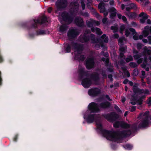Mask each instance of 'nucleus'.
Masks as SVG:
<instances>
[{"label": "nucleus", "instance_id": "obj_29", "mask_svg": "<svg viewBox=\"0 0 151 151\" xmlns=\"http://www.w3.org/2000/svg\"><path fill=\"white\" fill-rule=\"evenodd\" d=\"M127 49V47L126 46H125L124 47H122V45L120 46V47L119 48V50L121 52H125L126 50Z\"/></svg>", "mask_w": 151, "mask_h": 151}, {"label": "nucleus", "instance_id": "obj_64", "mask_svg": "<svg viewBox=\"0 0 151 151\" xmlns=\"http://www.w3.org/2000/svg\"><path fill=\"white\" fill-rule=\"evenodd\" d=\"M147 22L148 24H151V21L150 19H148L147 20Z\"/></svg>", "mask_w": 151, "mask_h": 151}, {"label": "nucleus", "instance_id": "obj_4", "mask_svg": "<svg viewBox=\"0 0 151 151\" xmlns=\"http://www.w3.org/2000/svg\"><path fill=\"white\" fill-rule=\"evenodd\" d=\"M149 113V111H147L144 113L140 114V116L142 119V121L141 123V127H144L147 124L148 122Z\"/></svg>", "mask_w": 151, "mask_h": 151}, {"label": "nucleus", "instance_id": "obj_6", "mask_svg": "<svg viewBox=\"0 0 151 151\" xmlns=\"http://www.w3.org/2000/svg\"><path fill=\"white\" fill-rule=\"evenodd\" d=\"M79 32L76 29L72 28L69 29L68 33V36L69 39L74 38L79 35Z\"/></svg>", "mask_w": 151, "mask_h": 151}, {"label": "nucleus", "instance_id": "obj_18", "mask_svg": "<svg viewBox=\"0 0 151 151\" xmlns=\"http://www.w3.org/2000/svg\"><path fill=\"white\" fill-rule=\"evenodd\" d=\"M142 100L141 99L137 100L136 99H133L131 98V103L132 105H135L136 103V102H137L140 105L142 104Z\"/></svg>", "mask_w": 151, "mask_h": 151}, {"label": "nucleus", "instance_id": "obj_53", "mask_svg": "<svg viewBox=\"0 0 151 151\" xmlns=\"http://www.w3.org/2000/svg\"><path fill=\"white\" fill-rule=\"evenodd\" d=\"M82 15L85 17H88L89 16V14L87 12H85L82 14Z\"/></svg>", "mask_w": 151, "mask_h": 151}, {"label": "nucleus", "instance_id": "obj_45", "mask_svg": "<svg viewBox=\"0 0 151 151\" xmlns=\"http://www.w3.org/2000/svg\"><path fill=\"white\" fill-rule=\"evenodd\" d=\"M94 14L95 16L97 18H102V17L100 16L99 15V13H98L97 12H95L94 13Z\"/></svg>", "mask_w": 151, "mask_h": 151}, {"label": "nucleus", "instance_id": "obj_1", "mask_svg": "<svg viewBox=\"0 0 151 151\" xmlns=\"http://www.w3.org/2000/svg\"><path fill=\"white\" fill-rule=\"evenodd\" d=\"M71 48L74 50L75 54L76 53V52L78 53H80L82 50V47L81 46L74 43H72L70 45L68 46L66 48L67 52H70Z\"/></svg>", "mask_w": 151, "mask_h": 151}, {"label": "nucleus", "instance_id": "obj_23", "mask_svg": "<svg viewBox=\"0 0 151 151\" xmlns=\"http://www.w3.org/2000/svg\"><path fill=\"white\" fill-rule=\"evenodd\" d=\"M144 53L146 55H151V50L146 47L144 48Z\"/></svg>", "mask_w": 151, "mask_h": 151}, {"label": "nucleus", "instance_id": "obj_58", "mask_svg": "<svg viewBox=\"0 0 151 151\" xmlns=\"http://www.w3.org/2000/svg\"><path fill=\"white\" fill-rule=\"evenodd\" d=\"M132 9L130 7H127L126 8V10L127 11V12H129V11L130 9Z\"/></svg>", "mask_w": 151, "mask_h": 151}, {"label": "nucleus", "instance_id": "obj_40", "mask_svg": "<svg viewBox=\"0 0 151 151\" xmlns=\"http://www.w3.org/2000/svg\"><path fill=\"white\" fill-rule=\"evenodd\" d=\"M141 57V55L139 54H136L134 56V57L135 59H137Z\"/></svg>", "mask_w": 151, "mask_h": 151}, {"label": "nucleus", "instance_id": "obj_15", "mask_svg": "<svg viewBox=\"0 0 151 151\" xmlns=\"http://www.w3.org/2000/svg\"><path fill=\"white\" fill-rule=\"evenodd\" d=\"M75 23L78 26L81 27L84 24L83 20L81 18H77L75 19Z\"/></svg>", "mask_w": 151, "mask_h": 151}, {"label": "nucleus", "instance_id": "obj_14", "mask_svg": "<svg viewBox=\"0 0 151 151\" xmlns=\"http://www.w3.org/2000/svg\"><path fill=\"white\" fill-rule=\"evenodd\" d=\"M149 26H147L145 27L144 28L145 29L142 32V34L140 35L139 36V38L140 39H142L143 37H146L149 35V31L147 29L149 28Z\"/></svg>", "mask_w": 151, "mask_h": 151}, {"label": "nucleus", "instance_id": "obj_5", "mask_svg": "<svg viewBox=\"0 0 151 151\" xmlns=\"http://www.w3.org/2000/svg\"><path fill=\"white\" fill-rule=\"evenodd\" d=\"M47 20L46 17L43 16L41 17H39L37 20H34V24L32 25V27L34 28H36L37 27L38 24H42L45 22Z\"/></svg>", "mask_w": 151, "mask_h": 151}, {"label": "nucleus", "instance_id": "obj_49", "mask_svg": "<svg viewBox=\"0 0 151 151\" xmlns=\"http://www.w3.org/2000/svg\"><path fill=\"white\" fill-rule=\"evenodd\" d=\"M137 48L138 49H139L141 48L142 47V45L140 43H138L137 45Z\"/></svg>", "mask_w": 151, "mask_h": 151}, {"label": "nucleus", "instance_id": "obj_36", "mask_svg": "<svg viewBox=\"0 0 151 151\" xmlns=\"http://www.w3.org/2000/svg\"><path fill=\"white\" fill-rule=\"evenodd\" d=\"M111 29L112 30H114V32H116L118 29V28L116 26H112L111 27Z\"/></svg>", "mask_w": 151, "mask_h": 151}, {"label": "nucleus", "instance_id": "obj_46", "mask_svg": "<svg viewBox=\"0 0 151 151\" xmlns=\"http://www.w3.org/2000/svg\"><path fill=\"white\" fill-rule=\"evenodd\" d=\"M107 20V18L104 17V18L102 19V21L104 24H105L106 23Z\"/></svg>", "mask_w": 151, "mask_h": 151}, {"label": "nucleus", "instance_id": "obj_7", "mask_svg": "<svg viewBox=\"0 0 151 151\" xmlns=\"http://www.w3.org/2000/svg\"><path fill=\"white\" fill-rule=\"evenodd\" d=\"M109 41V38L108 36H106L105 34L103 35L101 37L100 40L98 41L101 47L105 46V45L103 43H107Z\"/></svg>", "mask_w": 151, "mask_h": 151}, {"label": "nucleus", "instance_id": "obj_51", "mask_svg": "<svg viewBox=\"0 0 151 151\" xmlns=\"http://www.w3.org/2000/svg\"><path fill=\"white\" fill-rule=\"evenodd\" d=\"M100 45L98 44H96L95 46V48L96 50H98L100 48Z\"/></svg>", "mask_w": 151, "mask_h": 151}, {"label": "nucleus", "instance_id": "obj_13", "mask_svg": "<svg viewBox=\"0 0 151 151\" xmlns=\"http://www.w3.org/2000/svg\"><path fill=\"white\" fill-rule=\"evenodd\" d=\"M139 17H140V22L142 23H144L145 22L146 20L148 18L149 16L146 13L142 12L139 14Z\"/></svg>", "mask_w": 151, "mask_h": 151}, {"label": "nucleus", "instance_id": "obj_30", "mask_svg": "<svg viewBox=\"0 0 151 151\" xmlns=\"http://www.w3.org/2000/svg\"><path fill=\"white\" fill-rule=\"evenodd\" d=\"M81 6L83 10L85 9V5L84 3L85 0H80Z\"/></svg>", "mask_w": 151, "mask_h": 151}, {"label": "nucleus", "instance_id": "obj_50", "mask_svg": "<svg viewBox=\"0 0 151 151\" xmlns=\"http://www.w3.org/2000/svg\"><path fill=\"white\" fill-rule=\"evenodd\" d=\"M132 88L134 92H136L137 91V87L136 86H134Z\"/></svg>", "mask_w": 151, "mask_h": 151}, {"label": "nucleus", "instance_id": "obj_43", "mask_svg": "<svg viewBox=\"0 0 151 151\" xmlns=\"http://www.w3.org/2000/svg\"><path fill=\"white\" fill-rule=\"evenodd\" d=\"M125 148L127 149H130L132 148V146L129 144H127L125 146Z\"/></svg>", "mask_w": 151, "mask_h": 151}, {"label": "nucleus", "instance_id": "obj_10", "mask_svg": "<svg viewBox=\"0 0 151 151\" xmlns=\"http://www.w3.org/2000/svg\"><path fill=\"white\" fill-rule=\"evenodd\" d=\"M89 110L92 112H96L99 111L97 105L95 103H91L88 106Z\"/></svg>", "mask_w": 151, "mask_h": 151}, {"label": "nucleus", "instance_id": "obj_12", "mask_svg": "<svg viewBox=\"0 0 151 151\" xmlns=\"http://www.w3.org/2000/svg\"><path fill=\"white\" fill-rule=\"evenodd\" d=\"M100 93V90L97 88H92L88 92L89 95L92 96H96Z\"/></svg>", "mask_w": 151, "mask_h": 151}, {"label": "nucleus", "instance_id": "obj_11", "mask_svg": "<svg viewBox=\"0 0 151 151\" xmlns=\"http://www.w3.org/2000/svg\"><path fill=\"white\" fill-rule=\"evenodd\" d=\"M94 62L93 59L91 58H88L87 59L86 66L88 69H91L93 67Z\"/></svg>", "mask_w": 151, "mask_h": 151}, {"label": "nucleus", "instance_id": "obj_32", "mask_svg": "<svg viewBox=\"0 0 151 151\" xmlns=\"http://www.w3.org/2000/svg\"><path fill=\"white\" fill-rule=\"evenodd\" d=\"M133 60V58L131 56H128L126 59V61L127 62H128L131 61Z\"/></svg>", "mask_w": 151, "mask_h": 151}, {"label": "nucleus", "instance_id": "obj_2", "mask_svg": "<svg viewBox=\"0 0 151 151\" xmlns=\"http://www.w3.org/2000/svg\"><path fill=\"white\" fill-rule=\"evenodd\" d=\"M104 135L107 139H112L115 141L118 140L119 138V136L116 133L111 131L105 130Z\"/></svg>", "mask_w": 151, "mask_h": 151}, {"label": "nucleus", "instance_id": "obj_25", "mask_svg": "<svg viewBox=\"0 0 151 151\" xmlns=\"http://www.w3.org/2000/svg\"><path fill=\"white\" fill-rule=\"evenodd\" d=\"M120 127L124 128H128L129 127L130 125L127 123L122 122Z\"/></svg>", "mask_w": 151, "mask_h": 151}, {"label": "nucleus", "instance_id": "obj_47", "mask_svg": "<svg viewBox=\"0 0 151 151\" xmlns=\"http://www.w3.org/2000/svg\"><path fill=\"white\" fill-rule=\"evenodd\" d=\"M125 29L124 27V26H122L120 28V32L122 34V31H123L124 29Z\"/></svg>", "mask_w": 151, "mask_h": 151}, {"label": "nucleus", "instance_id": "obj_48", "mask_svg": "<svg viewBox=\"0 0 151 151\" xmlns=\"http://www.w3.org/2000/svg\"><path fill=\"white\" fill-rule=\"evenodd\" d=\"M133 38L135 40H137L139 39L138 35H135L133 36Z\"/></svg>", "mask_w": 151, "mask_h": 151}, {"label": "nucleus", "instance_id": "obj_3", "mask_svg": "<svg viewBox=\"0 0 151 151\" xmlns=\"http://www.w3.org/2000/svg\"><path fill=\"white\" fill-rule=\"evenodd\" d=\"M90 31L89 30H87L85 31L83 36L82 37V39L83 40V41L81 40L82 42H87L89 40V37H91V40L93 41V42L95 43L96 42L94 41L95 40H97L96 38H95L94 37V35L92 34H90Z\"/></svg>", "mask_w": 151, "mask_h": 151}, {"label": "nucleus", "instance_id": "obj_57", "mask_svg": "<svg viewBox=\"0 0 151 151\" xmlns=\"http://www.w3.org/2000/svg\"><path fill=\"white\" fill-rule=\"evenodd\" d=\"M115 109L118 111L121 112V110L119 108L116 106H115Z\"/></svg>", "mask_w": 151, "mask_h": 151}, {"label": "nucleus", "instance_id": "obj_8", "mask_svg": "<svg viewBox=\"0 0 151 151\" xmlns=\"http://www.w3.org/2000/svg\"><path fill=\"white\" fill-rule=\"evenodd\" d=\"M66 0H58L56 3V5L58 9L65 7L67 5Z\"/></svg>", "mask_w": 151, "mask_h": 151}, {"label": "nucleus", "instance_id": "obj_41", "mask_svg": "<svg viewBox=\"0 0 151 151\" xmlns=\"http://www.w3.org/2000/svg\"><path fill=\"white\" fill-rule=\"evenodd\" d=\"M130 31H129V29H126V30H125V35L127 37H128L130 34Z\"/></svg>", "mask_w": 151, "mask_h": 151}, {"label": "nucleus", "instance_id": "obj_22", "mask_svg": "<svg viewBox=\"0 0 151 151\" xmlns=\"http://www.w3.org/2000/svg\"><path fill=\"white\" fill-rule=\"evenodd\" d=\"M125 14L128 16L129 18H133L136 17V14L133 12H126Z\"/></svg>", "mask_w": 151, "mask_h": 151}, {"label": "nucleus", "instance_id": "obj_19", "mask_svg": "<svg viewBox=\"0 0 151 151\" xmlns=\"http://www.w3.org/2000/svg\"><path fill=\"white\" fill-rule=\"evenodd\" d=\"M91 30L93 32H96L97 34L99 35H101L103 33L101 29L99 28L93 27L91 28Z\"/></svg>", "mask_w": 151, "mask_h": 151}, {"label": "nucleus", "instance_id": "obj_16", "mask_svg": "<svg viewBox=\"0 0 151 151\" xmlns=\"http://www.w3.org/2000/svg\"><path fill=\"white\" fill-rule=\"evenodd\" d=\"M91 84V80L89 78H85L82 81V84L84 86L88 88Z\"/></svg>", "mask_w": 151, "mask_h": 151}, {"label": "nucleus", "instance_id": "obj_27", "mask_svg": "<svg viewBox=\"0 0 151 151\" xmlns=\"http://www.w3.org/2000/svg\"><path fill=\"white\" fill-rule=\"evenodd\" d=\"M121 122H116L113 124V126L115 127H121Z\"/></svg>", "mask_w": 151, "mask_h": 151}, {"label": "nucleus", "instance_id": "obj_28", "mask_svg": "<svg viewBox=\"0 0 151 151\" xmlns=\"http://www.w3.org/2000/svg\"><path fill=\"white\" fill-rule=\"evenodd\" d=\"M125 40V38L124 37H120L118 40L119 45H122L123 41Z\"/></svg>", "mask_w": 151, "mask_h": 151}, {"label": "nucleus", "instance_id": "obj_54", "mask_svg": "<svg viewBox=\"0 0 151 151\" xmlns=\"http://www.w3.org/2000/svg\"><path fill=\"white\" fill-rule=\"evenodd\" d=\"M122 19L124 22H126L127 21V19L124 16H123L122 17Z\"/></svg>", "mask_w": 151, "mask_h": 151}, {"label": "nucleus", "instance_id": "obj_62", "mask_svg": "<svg viewBox=\"0 0 151 151\" xmlns=\"http://www.w3.org/2000/svg\"><path fill=\"white\" fill-rule=\"evenodd\" d=\"M96 125L98 126V127H99L101 126V124L100 123H98L96 121Z\"/></svg>", "mask_w": 151, "mask_h": 151}, {"label": "nucleus", "instance_id": "obj_21", "mask_svg": "<svg viewBox=\"0 0 151 151\" xmlns=\"http://www.w3.org/2000/svg\"><path fill=\"white\" fill-rule=\"evenodd\" d=\"M71 9H77L79 6V4L78 2H75L71 3L70 6Z\"/></svg>", "mask_w": 151, "mask_h": 151}, {"label": "nucleus", "instance_id": "obj_33", "mask_svg": "<svg viewBox=\"0 0 151 151\" xmlns=\"http://www.w3.org/2000/svg\"><path fill=\"white\" fill-rule=\"evenodd\" d=\"M94 119V116L93 115H91L89 116L88 119L91 122H93Z\"/></svg>", "mask_w": 151, "mask_h": 151}, {"label": "nucleus", "instance_id": "obj_37", "mask_svg": "<svg viewBox=\"0 0 151 151\" xmlns=\"http://www.w3.org/2000/svg\"><path fill=\"white\" fill-rule=\"evenodd\" d=\"M92 22L93 25H98L100 24V22L98 21H96L95 20H92Z\"/></svg>", "mask_w": 151, "mask_h": 151}, {"label": "nucleus", "instance_id": "obj_59", "mask_svg": "<svg viewBox=\"0 0 151 151\" xmlns=\"http://www.w3.org/2000/svg\"><path fill=\"white\" fill-rule=\"evenodd\" d=\"M108 77L111 80V81H112V75H111L110 74V75H108Z\"/></svg>", "mask_w": 151, "mask_h": 151}, {"label": "nucleus", "instance_id": "obj_42", "mask_svg": "<svg viewBox=\"0 0 151 151\" xmlns=\"http://www.w3.org/2000/svg\"><path fill=\"white\" fill-rule=\"evenodd\" d=\"M87 1L89 2L87 4V6L89 8L91 9V8L90 7V6L91 4V2L92 1V0H87Z\"/></svg>", "mask_w": 151, "mask_h": 151}, {"label": "nucleus", "instance_id": "obj_56", "mask_svg": "<svg viewBox=\"0 0 151 151\" xmlns=\"http://www.w3.org/2000/svg\"><path fill=\"white\" fill-rule=\"evenodd\" d=\"M142 75L143 76V77H145V72L144 71L142 70L141 71Z\"/></svg>", "mask_w": 151, "mask_h": 151}, {"label": "nucleus", "instance_id": "obj_52", "mask_svg": "<svg viewBox=\"0 0 151 151\" xmlns=\"http://www.w3.org/2000/svg\"><path fill=\"white\" fill-rule=\"evenodd\" d=\"M119 37V36L117 34H114L113 35V37L114 38H118Z\"/></svg>", "mask_w": 151, "mask_h": 151}, {"label": "nucleus", "instance_id": "obj_35", "mask_svg": "<svg viewBox=\"0 0 151 151\" xmlns=\"http://www.w3.org/2000/svg\"><path fill=\"white\" fill-rule=\"evenodd\" d=\"M139 91L141 93H144L147 94H148L149 93L148 91L146 89H145V90L143 89L140 90Z\"/></svg>", "mask_w": 151, "mask_h": 151}, {"label": "nucleus", "instance_id": "obj_55", "mask_svg": "<svg viewBox=\"0 0 151 151\" xmlns=\"http://www.w3.org/2000/svg\"><path fill=\"white\" fill-rule=\"evenodd\" d=\"M135 109H136V108H135V106H132V107L131 108V111H132H132H134L135 110Z\"/></svg>", "mask_w": 151, "mask_h": 151}, {"label": "nucleus", "instance_id": "obj_17", "mask_svg": "<svg viewBox=\"0 0 151 151\" xmlns=\"http://www.w3.org/2000/svg\"><path fill=\"white\" fill-rule=\"evenodd\" d=\"M109 11L111 13L110 15V18H113L116 16V10L114 8H110L109 9Z\"/></svg>", "mask_w": 151, "mask_h": 151}, {"label": "nucleus", "instance_id": "obj_34", "mask_svg": "<svg viewBox=\"0 0 151 151\" xmlns=\"http://www.w3.org/2000/svg\"><path fill=\"white\" fill-rule=\"evenodd\" d=\"M129 6L132 9L134 8H137V6L136 4H135L134 3H132L130 4H129Z\"/></svg>", "mask_w": 151, "mask_h": 151}, {"label": "nucleus", "instance_id": "obj_31", "mask_svg": "<svg viewBox=\"0 0 151 151\" xmlns=\"http://www.w3.org/2000/svg\"><path fill=\"white\" fill-rule=\"evenodd\" d=\"M92 20H93L91 19L90 22L88 21H86L87 24L88 26L91 27L93 25Z\"/></svg>", "mask_w": 151, "mask_h": 151}, {"label": "nucleus", "instance_id": "obj_38", "mask_svg": "<svg viewBox=\"0 0 151 151\" xmlns=\"http://www.w3.org/2000/svg\"><path fill=\"white\" fill-rule=\"evenodd\" d=\"M129 31L131 32L132 35H133L136 33L135 30L133 28L129 29Z\"/></svg>", "mask_w": 151, "mask_h": 151}, {"label": "nucleus", "instance_id": "obj_9", "mask_svg": "<svg viewBox=\"0 0 151 151\" xmlns=\"http://www.w3.org/2000/svg\"><path fill=\"white\" fill-rule=\"evenodd\" d=\"M63 19L67 24H69L71 23L73 20L71 17H70L68 14L66 12H63L61 15Z\"/></svg>", "mask_w": 151, "mask_h": 151}, {"label": "nucleus", "instance_id": "obj_39", "mask_svg": "<svg viewBox=\"0 0 151 151\" xmlns=\"http://www.w3.org/2000/svg\"><path fill=\"white\" fill-rule=\"evenodd\" d=\"M150 3V2L149 1V0H144L143 2V5L144 6L149 4Z\"/></svg>", "mask_w": 151, "mask_h": 151}, {"label": "nucleus", "instance_id": "obj_44", "mask_svg": "<svg viewBox=\"0 0 151 151\" xmlns=\"http://www.w3.org/2000/svg\"><path fill=\"white\" fill-rule=\"evenodd\" d=\"M129 65L133 68H134L135 67V66L136 65V64L135 63H133V62H131L129 64Z\"/></svg>", "mask_w": 151, "mask_h": 151}, {"label": "nucleus", "instance_id": "obj_61", "mask_svg": "<svg viewBox=\"0 0 151 151\" xmlns=\"http://www.w3.org/2000/svg\"><path fill=\"white\" fill-rule=\"evenodd\" d=\"M104 17H106L108 15V12L106 11H105L104 12Z\"/></svg>", "mask_w": 151, "mask_h": 151}, {"label": "nucleus", "instance_id": "obj_60", "mask_svg": "<svg viewBox=\"0 0 151 151\" xmlns=\"http://www.w3.org/2000/svg\"><path fill=\"white\" fill-rule=\"evenodd\" d=\"M117 16H118V18L119 19H121L122 18V15L121 14H117Z\"/></svg>", "mask_w": 151, "mask_h": 151}, {"label": "nucleus", "instance_id": "obj_26", "mask_svg": "<svg viewBox=\"0 0 151 151\" xmlns=\"http://www.w3.org/2000/svg\"><path fill=\"white\" fill-rule=\"evenodd\" d=\"M67 27L65 25H63L60 28V30L61 32H63L67 29Z\"/></svg>", "mask_w": 151, "mask_h": 151}, {"label": "nucleus", "instance_id": "obj_63", "mask_svg": "<svg viewBox=\"0 0 151 151\" xmlns=\"http://www.w3.org/2000/svg\"><path fill=\"white\" fill-rule=\"evenodd\" d=\"M126 100V99L125 97H122V101L123 103H124Z\"/></svg>", "mask_w": 151, "mask_h": 151}, {"label": "nucleus", "instance_id": "obj_24", "mask_svg": "<svg viewBox=\"0 0 151 151\" xmlns=\"http://www.w3.org/2000/svg\"><path fill=\"white\" fill-rule=\"evenodd\" d=\"M110 105V103L108 102H106L102 103L100 104V106L104 108H105L109 107Z\"/></svg>", "mask_w": 151, "mask_h": 151}, {"label": "nucleus", "instance_id": "obj_20", "mask_svg": "<svg viewBox=\"0 0 151 151\" xmlns=\"http://www.w3.org/2000/svg\"><path fill=\"white\" fill-rule=\"evenodd\" d=\"M98 8L100 9V12L104 13L105 11V8L104 6V3H101L99 4Z\"/></svg>", "mask_w": 151, "mask_h": 151}]
</instances>
